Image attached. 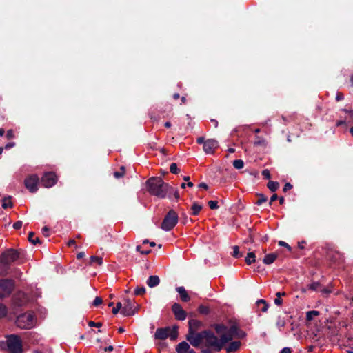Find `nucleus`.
Returning a JSON list of instances; mask_svg holds the SVG:
<instances>
[{"instance_id": "nucleus-56", "label": "nucleus", "mask_w": 353, "mask_h": 353, "mask_svg": "<svg viewBox=\"0 0 353 353\" xmlns=\"http://www.w3.org/2000/svg\"><path fill=\"white\" fill-rule=\"evenodd\" d=\"M279 199L278 196L276 194H274L271 198H270V201L269 202V205L271 206L272 205V203L275 201L276 200H277Z\"/></svg>"}, {"instance_id": "nucleus-64", "label": "nucleus", "mask_w": 353, "mask_h": 353, "mask_svg": "<svg viewBox=\"0 0 353 353\" xmlns=\"http://www.w3.org/2000/svg\"><path fill=\"white\" fill-rule=\"evenodd\" d=\"M201 353H213V352L209 347H207V348L203 349L201 350Z\"/></svg>"}, {"instance_id": "nucleus-37", "label": "nucleus", "mask_w": 353, "mask_h": 353, "mask_svg": "<svg viewBox=\"0 0 353 353\" xmlns=\"http://www.w3.org/2000/svg\"><path fill=\"white\" fill-rule=\"evenodd\" d=\"M245 336H246V333L243 330L239 328V327L238 326L234 338L243 339L245 337Z\"/></svg>"}, {"instance_id": "nucleus-27", "label": "nucleus", "mask_w": 353, "mask_h": 353, "mask_svg": "<svg viewBox=\"0 0 353 353\" xmlns=\"http://www.w3.org/2000/svg\"><path fill=\"white\" fill-rule=\"evenodd\" d=\"M256 196L258 197L257 201L254 203L256 205H261L262 203H265L268 201V197L263 194L257 193Z\"/></svg>"}, {"instance_id": "nucleus-25", "label": "nucleus", "mask_w": 353, "mask_h": 353, "mask_svg": "<svg viewBox=\"0 0 353 353\" xmlns=\"http://www.w3.org/2000/svg\"><path fill=\"white\" fill-rule=\"evenodd\" d=\"M35 233L30 232L28 234V239L33 245L41 244V241L38 237L34 238Z\"/></svg>"}, {"instance_id": "nucleus-5", "label": "nucleus", "mask_w": 353, "mask_h": 353, "mask_svg": "<svg viewBox=\"0 0 353 353\" xmlns=\"http://www.w3.org/2000/svg\"><path fill=\"white\" fill-rule=\"evenodd\" d=\"M37 319L32 312L29 311L17 314L15 325L20 329L29 330L32 328L36 323Z\"/></svg>"}, {"instance_id": "nucleus-62", "label": "nucleus", "mask_w": 353, "mask_h": 353, "mask_svg": "<svg viewBox=\"0 0 353 353\" xmlns=\"http://www.w3.org/2000/svg\"><path fill=\"white\" fill-rule=\"evenodd\" d=\"M199 188H203L204 190H208V185L205 183H201L199 184Z\"/></svg>"}, {"instance_id": "nucleus-31", "label": "nucleus", "mask_w": 353, "mask_h": 353, "mask_svg": "<svg viewBox=\"0 0 353 353\" xmlns=\"http://www.w3.org/2000/svg\"><path fill=\"white\" fill-rule=\"evenodd\" d=\"M10 266L0 264V276H6L9 273Z\"/></svg>"}, {"instance_id": "nucleus-38", "label": "nucleus", "mask_w": 353, "mask_h": 353, "mask_svg": "<svg viewBox=\"0 0 353 353\" xmlns=\"http://www.w3.org/2000/svg\"><path fill=\"white\" fill-rule=\"evenodd\" d=\"M233 166L236 168V169H241L243 168L244 166V162L243 160L241 159H236V160H234L233 161Z\"/></svg>"}, {"instance_id": "nucleus-46", "label": "nucleus", "mask_w": 353, "mask_h": 353, "mask_svg": "<svg viewBox=\"0 0 353 353\" xmlns=\"http://www.w3.org/2000/svg\"><path fill=\"white\" fill-rule=\"evenodd\" d=\"M102 303H103V299H102L101 297H99V296H97V297L94 299V301H93V303H92V305H93V306H94V307H98V306H99L100 305H101V304H102Z\"/></svg>"}, {"instance_id": "nucleus-47", "label": "nucleus", "mask_w": 353, "mask_h": 353, "mask_svg": "<svg viewBox=\"0 0 353 353\" xmlns=\"http://www.w3.org/2000/svg\"><path fill=\"white\" fill-rule=\"evenodd\" d=\"M262 175L265 179H270L271 178V174L270 171L268 169H265L262 171Z\"/></svg>"}, {"instance_id": "nucleus-12", "label": "nucleus", "mask_w": 353, "mask_h": 353, "mask_svg": "<svg viewBox=\"0 0 353 353\" xmlns=\"http://www.w3.org/2000/svg\"><path fill=\"white\" fill-rule=\"evenodd\" d=\"M57 176L53 172H45L41 179V183L45 188H51L57 182Z\"/></svg>"}, {"instance_id": "nucleus-23", "label": "nucleus", "mask_w": 353, "mask_h": 353, "mask_svg": "<svg viewBox=\"0 0 353 353\" xmlns=\"http://www.w3.org/2000/svg\"><path fill=\"white\" fill-rule=\"evenodd\" d=\"M256 304L262 312H266L269 308L268 303L264 299L258 300Z\"/></svg>"}, {"instance_id": "nucleus-1", "label": "nucleus", "mask_w": 353, "mask_h": 353, "mask_svg": "<svg viewBox=\"0 0 353 353\" xmlns=\"http://www.w3.org/2000/svg\"><path fill=\"white\" fill-rule=\"evenodd\" d=\"M203 340H205L206 347H212L214 351L219 352L223 349L225 344L228 343L229 339L222 334L219 339L210 330H205L196 334V338L193 340L192 346L199 347Z\"/></svg>"}, {"instance_id": "nucleus-41", "label": "nucleus", "mask_w": 353, "mask_h": 353, "mask_svg": "<svg viewBox=\"0 0 353 353\" xmlns=\"http://www.w3.org/2000/svg\"><path fill=\"white\" fill-rule=\"evenodd\" d=\"M198 311L200 314H205V315H207L210 313L209 307L207 306L203 305H199V307L198 308Z\"/></svg>"}, {"instance_id": "nucleus-59", "label": "nucleus", "mask_w": 353, "mask_h": 353, "mask_svg": "<svg viewBox=\"0 0 353 353\" xmlns=\"http://www.w3.org/2000/svg\"><path fill=\"white\" fill-rule=\"evenodd\" d=\"M283 303V300L281 298H279L276 296V298L274 299V303L276 305H281Z\"/></svg>"}, {"instance_id": "nucleus-54", "label": "nucleus", "mask_w": 353, "mask_h": 353, "mask_svg": "<svg viewBox=\"0 0 353 353\" xmlns=\"http://www.w3.org/2000/svg\"><path fill=\"white\" fill-rule=\"evenodd\" d=\"M344 99V94L342 92H337L336 95V101H340Z\"/></svg>"}, {"instance_id": "nucleus-4", "label": "nucleus", "mask_w": 353, "mask_h": 353, "mask_svg": "<svg viewBox=\"0 0 353 353\" xmlns=\"http://www.w3.org/2000/svg\"><path fill=\"white\" fill-rule=\"evenodd\" d=\"M0 347L7 353L23 352L22 341L17 334L8 335L6 341H0Z\"/></svg>"}, {"instance_id": "nucleus-29", "label": "nucleus", "mask_w": 353, "mask_h": 353, "mask_svg": "<svg viewBox=\"0 0 353 353\" xmlns=\"http://www.w3.org/2000/svg\"><path fill=\"white\" fill-rule=\"evenodd\" d=\"M8 307L3 303L0 302V319L5 318L8 314Z\"/></svg>"}, {"instance_id": "nucleus-36", "label": "nucleus", "mask_w": 353, "mask_h": 353, "mask_svg": "<svg viewBox=\"0 0 353 353\" xmlns=\"http://www.w3.org/2000/svg\"><path fill=\"white\" fill-rule=\"evenodd\" d=\"M232 256L234 258H240L243 256V253L239 252V248L237 245L233 247V252Z\"/></svg>"}, {"instance_id": "nucleus-13", "label": "nucleus", "mask_w": 353, "mask_h": 353, "mask_svg": "<svg viewBox=\"0 0 353 353\" xmlns=\"http://www.w3.org/2000/svg\"><path fill=\"white\" fill-rule=\"evenodd\" d=\"M39 182V176L37 174H31L25 179L24 184L31 193H34L38 190Z\"/></svg>"}, {"instance_id": "nucleus-15", "label": "nucleus", "mask_w": 353, "mask_h": 353, "mask_svg": "<svg viewBox=\"0 0 353 353\" xmlns=\"http://www.w3.org/2000/svg\"><path fill=\"white\" fill-rule=\"evenodd\" d=\"M219 146L218 141L213 139H210L205 141L204 145H203V150L207 154H212L216 148Z\"/></svg>"}, {"instance_id": "nucleus-35", "label": "nucleus", "mask_w": 353, "mask_h": 353, "mask_svg": "<svg viewBox=\"0 0 353 353\" xmlns=\"http://www.w3.org/2000/svg\"><path fill=\"white\" fill-rule=\"evenodd\" d=\"M308 289L313 290V291H317L321 290V285L319 282H313L307 285Z\"/></svg>"}, {"instance_id": "nucleus-61", "label": "nucleus", "mask_w": 353, "mask_h": 353, "mask_svg": "<svg viewBox=\"0 0 353 353\" xmlns=\"http://www.w3.org/2000/svg\"><path fill=\"white\" fill-rule=\"evenodd\" d=\"M292 350L290 347H284L281 350L280 353H291Z\"/></svg>"}, {"instance_id": "nucleus-26", "label": "nucleus", "mask_w": 353, "mask_h": 353, "mask_svg": "<svg viewBox=\"0 0 353 353\" xmlns=\"http://www.w3.org/2000/svg\"><path fill=\"white\" fill-rule=\"evenodd\" d=\"M203 206L201 205H199V203L194 202L192 207V215L196 216L199 214L200 211L202 210Z\"/></svg>"}, {"instance_id": "nucleus-51", "label": "nucleus", "mask_w": 353, "mask_h": 353, "mask_svg": "<svg viewBox=\"0 0 353 353\" xmlns=\"http://www.w3.org/2000/svg\"><path fill=\"white\" fill-rule=\"evenodd\" d=\"M279 245L280 246L286 248L290 251L292 250V248L285 241H279Z\"/></svg>"}, {"instance_id": "nucleus-18", "label": "nucleus", "mask_w": 353, "mask_h": 353, "mask_svg": "<svg viewBox=\"0 0 353 353\" xmlns=\"http://www.w3.org/2000/svg\"><path fill=\"white\" fill-rule=\"evenodd\" d=\"M190 344L186 341H182L180 342L176 346V352L177 353H187L188 351L190 350Z\"/></svg>"}, {"instance_id": "nucleus-24", "label": "nucleus", "mask_w": 353, "mask_h": 353, "mask_svg": "<svg viewBox=\"0 0 353 353\" xmlns=\"http://www.w3.org/2000/svg\"><path fill=\"white\" fill-rule=\"evenodd\" d=\"M245 263L247 265H251L256 261V255L254 252H250L247 254V256L245 257Z\"/></svg>"}, {"instance_id": "nucleus-55", "label": "nucleus", "mask_w": 353, "mask_h": 353, "mask_svg": "<svg viewBox=\"0 0 353 353\" xmlns=\"http://www.w3.org/2000/svg\"><path fill=\"white\" fill-rule=\"evenodd\" d=\"M172 194H173V195H174V198H175L177 201L180 199V195H179V190H175L174 188H173V191H172Z\"/></svg>"}, {"instance_id": "nucleus-63", "label": "nucleus", "mask_w": 353, "mask_h": 353, "mask_svg": "<svg viewBox=\"0 0 353 353\" xmlns=\"http://www.w3.org/2000/svg\"><path fill=\"white\" fill-rule=\"evenodd\" d=\"M306 243L305 241H302L301 242H299L298 247L301 250H303L304 248V245Z\"/></svg>"}, {"instance_id": "nucleus-11", "label": "nucleus", "mask_w": 353, "mask_h": 353, "mask_svg": "<svg viewBox=\"0 0 353 353\" xmlns=\"http://www.w3.org/2000/svg\"><path fill=\"white\" fill-rule=\"evenodd\" d=\"M139 307V305L136 304L134 301L130 299H125L123 303V307L121 311V314L124 316H133L137 312Z\"/></svg>"}, {"instance_id": "nucleus-2", "label": "nucleus", "mask_w": 353, "mask_h": 353, "mask_svg": "<svg viewBox=\"0 0 353 353\" xmlns=\"http://www.w3.org/2000/svg\"><path fill=\"white\" fill-rule=\"evenodd\" d=\"M148 192L152 196L164 199L168 197L172 199L173 187L165 183L160 176L151 177L145 183Z\"/></svg>"}, {"instance_id": "nucleus-42", "label": "nucleus", "mask_w": 353, "mask_h": 353, "mask_svg": "<svg viewBox=\"0 0 353 353\" xmlns=\"http://www.w3.org/2000/svg\"><path fill=\"white\" fill-rule=\"evenodd\" d=\"M170 171L172 174H177L179 173L180 170L178 168L176 163H172L170 166Z\"/></svg>"}, {"instance_id": "nucleus-33", "label": "nucleus", "mask_w": 353, "mask_h": 353, "mask_svg": "<svg viewBox=\"0 0 353 353\" xmlns=\"http://www.w3.org/2000/svg\"><path fill=\"white\" fill-rule=\"evenodd\" d=\"M125 174V168L124 166H121L120 168L119 171H116L114 172L113 175L116 179H120L123 177Z\"/></svg>"}, {"instance_id": "nucleus-20", "label": "nucleus", "mask_w": 353, "mask_h": 353, "mask_svg": "<svg viewBox=\"0 0 353 353\" xmlns=\"http://www.w3.org/2000/svg\"><path fill=\"white\" fill-rule=\"evenodd\" d=\"M160 283V279L158 276H150L148 279L146 283L150 288H154L157 286Z\"/></svg>"}, {"instance_id": "nucleus-7", "label": "nucleus", "mask_w": 353, "mask_h": 353, "mask_svg": "<svg viewBox=\"0 0 353 353\" xmlns=\"http://www.w3.org/2000/svg\"><path fill=\"white\" fill-rule=\"evenodd\" d=\"M179 326L175 325L172 328L169 326L165 327L157 328L155 334L154 339L157 340H165L170 337V340L174 341L177 339L179 335Z\"/></svg>"}, {"instance_id": "nucleus-34", "label": "nucleus", "mask_w": 353, "mask_h": 353, "mask_svg": "<svg viewBox=\"0 0 353 353\" xmlns=\"http://www.w3.org/2000/svg\"><path fill=\"white\" fill-rule=\"evenodd\" d=\"M319 315V312L316 310L308 311L306 313V320L311 321L314 316Z\"/></svg>"}, {"instance_id": "nucleus-10", "label": "nucleus", "mask_w": 353, "mask_h": 353, "mask_svg": "<svg viewBox=\"0 0 353 353\" xmlns=\"http://www.w3.org/2000/svg\"><path fill=\"white\" fill-rule=\"evenodd\" d=\"M203 325L201 321L196 319H190L188 321V332L185 336L186 340L192 345L193 340L196 338L199 333L197 330Z\"/></svg>"}, {"instance_id": "nucleus-48", "label": "nucleus", "mask_w": 353, "mask_h": 353, "mask_svg": "<svg viewBox=\"0 0 353 353\" xmlns=\"http://www.w3.org/2000/svg\"><path fill=\"white\" fill-rule=\"evenodd\" d=\"M88 325L90 327H101L102 326V323L101 322H94L92 321H90L88 322Z\"/></svg>"}, {"instance_id": "nucleus-21", "label": "nucleus", "mask_w": 353, "mask_h": 353, "mask_svg": "<svg viewBox=\"0 0 353 353\" xmlns=\"http://www.w3.org/2000/svg\"><path fill=\"white\" fill-rule=\"evenodd\" d=\"M241 343L240 341H232L226 347L225 350L228 353L236 352L241 346Z\"/></svg>"}, {"instance_id": "nucleus-19", "label": "nucleus", "mask_w": 353, "mask_h": 353, "mask_svg": "<svg viewBox=\"0 0 353 353\" xmlns=\"http://www.w3.org/2000/svg\"><path fill=\"white\" fill-rule=\"evenodd\" d=\"M211 327L215 330L216 334L221 335L223 333H226V330H228V327L223 323H214Z\"/></svg>"}, {"instance_id": "nucleus-57", "label": "nucleus", "mask_w": 353, "mask_h": 353, "mask_svg": "<svg viewBox=\"0 0 353 353\" xmlns=\"http://www.w3.org/2000/svg\"><path fill=\"white\" fill-rule=\"evenodd\" d=\"M342 110L345 111L346 112H349V117H350V120L348 121V122H350V121L353 122V110L347 111L345 109H343Z\"/></svg>"}, {"instance_id": "nucleus-39", "label": "nucleus", "mask_w": 353, "mask_h": 353, "mask_svg": "<svg viewBox=\"0 0 353 353\" xmlns=\"http://www.w3.org/2000/svg\"><path fill=\"white\" fill-rule=\"evenodd\" d=\"M145 293V288L143 286H137L134 290V294L137 296L143 295Z\"/></svg>"}, {"instance_id": "nucleus-22", "label": "nucleus", "mask_w": 353, "mask_h": 353, "mask_svg": "<svg viewBox=\"0 0 353 353\" xmlns=\"http://www.w3.org/2000/svg\"><path fill=\"white\" fill-rule=\"evenodd\" d=\"M277 256L278 255L276 253L268 254L264 256L263 262L266 265H270L275 261Z\"/></svg>"}, {"instance_id": "nucleus-50", "label": "nucleus", "mask_w": 353, "mask_h": 353, "mask_svg": "<svg viewBox=\"0 0 353 353\" xmlns=\"http://www.w3.org/2000/svg\"><path fill=\"white\" fill-rule=\"evenodd\" d=\"M292 188L293 185L290 183H286L283 188V192H286L291 190Z\"/></svg>"}, {"instance_id": "nucleus-16", "label": "nucleus", "mask_w": 353, "mask_h": 353, "mask_svg": "<svg viewBox=\"0 0 353 353\" xmlns=\"http://www.w3.org/2000/svg\"><path fill=\"white\" fill-rule=\"evenodd\" d=\"M237 328L238 325L236 323H233L230 325V328L226 330V333H223L222 336H225L229 339L228 342H230L234 338Z\"/></svg>"}, {"instance_id": "nucleus-32", "label": "nucleus", "mask_w": 353, "mask_h": 353, "mask_svg": "<svg viewBox=\"0 0 353 353\" xmlns=\"http://www.w3.org/2000/svg\"><path fill=\"white\" fill-rule=\"evenodd\" d=\"M94 263H97L99 265H101L103 263L102 257L92 256L90 259V265H92Z\"/></svg>"}, {"instance_id": "nucleus-6", "label": "nucleus", "mask_w": 353, "mask_h": 353, "mask_svg": "<svg viewBox=\"0 0 353 353\" xmlns=\"http://www.w3.org/2000/svg\"><path fill=\"white\" fill-rule=\"evenodd\" d=\"M22 254V250H16L14 248L6 249L0 254V264L10 266L11 263L20 259Z\"/></svg>"}, {"instance_id": "nucleus-44", "label": "nucleus", "mask_w": 353, "mask_h": 353, "mask_svg": "<svg viewBox=\"0 0 353 353\" xmlns=\"http://www.w3.org/2000/svg\"><path fill=\"white\" fill-rule=\"evenodd\" d=\"M13 272V276L17 279H21V277L22 276V272L20 270V269L15 268L12 270Z\"/></svg>"}, {"instance_id": "nucleus-49", "label": "nucleus", "mask_w": 353, "mask_h": 353, "mask_svg": "<svg viewBox=\"0 0 353 353\" xmlns=\"http://www.w3.org/2000/svg\"><path fill=\"white\" fill-rule=\"evenodd\" d=\"M42 234L44 236L48 237L50 236V229L47 226H44L41 230Z\"/></svg>"}, {"instance_id": "nucleus-58", "label": "nucleus", "mask_w": 353, "mask_h": 353, "mask_svg": "<svg viewBox=\"0 0 353 353\" xmlns=\"http://www.w3.org/2000/svg\"><path fill=\"white\" fill-rule=\"evenodd\" d=\"M205 142V139L203 137H199L196 139V143L199 144H203L204 145Z\"/></svg>"}, {"instance_id": "nucleus-60", "label": "nucleus", "mask_w": 353, "mask_h": 353, "mask_svg": "<svg viewBox=\"0 0 353 353\" xmlns=\"http://www.w3.org/2000/svg\"><path fill=\"white\" fill-rule=\"evenodd\" d=\"M15 145L14 142H10L5 145V149L8 150Z\"/></svg>"}, {"instance_id": "nucleus-8", "label": "nucleus", "mask_w": 353, "mask_h": 353, "mask_svg": "<svg viewBox=\"0 0 353 353\" xmlns=\"http://www.w3.org/2000/svg\"><path fill=\"white\" fill-rule=\"evenodd\" d=\"M15 281L12 279H0V300L10 297L15 289Z\"/></svg>"}, {"instance_id": "nucleus-40", "label": "nucleus", "mask_w": 353, "mask_h": 353, "mask_svg": "<svg viewBox=\"0 0 353 353\" xmlns=\"http://www.w3.org/2000/svg\"><path fill=\"white\" fill-rule=\"evenodd\" d=\"M276 326L281 330L286 325V322L284 318L279 316L276 321Z\"/></svg>"}, {"instance_id": "nucleus-3", "label": "nucleus", "mask_w": 353, "mask_h": 353, "mask_svg": "<svg viewBox=\"0 0 353 353\" xmlns=\"http://www.w3.org/2000/svg\"><path fill=\"white\" fill-rule=\"evenodd\" d=\"M30 297L28 294L22 291L18 290L14 293L10 300V309L13 314L17 315L22 312L28 305Z\"/></svg>"}, {"instance_id": "nucleus-28", "label": "nucleus", "mask_w": 353, "mask_h": 353, "mask_svg": "<svg viewBox=\"0 0 353 353\" xmlns=\"http://www.w3.org/2000/svg\"><path fill=\"white\" fill-rule=\"evenodd\" d=\"M267 187L271 192H275L279 188V183L276 181H269Z\"/></svg>"}, {"instance_id": "nucleus-17", "label": "nucleus", "mask_w": 353, "mask_h": 353, "mask_svg": "<svg viewBox=\"0 0 353 353\" xmlns=\"http://www.w3.org/2000/svg\"><path fill=\"white\" fill-rule=\"evenodd\" d=\"M176 291L179 294L181 300L182 301L188 302L190 300V296L188 295L184 287H177L176 288Z\"/></svg>"}, {"instance_id": "nucleus-53", "label": "nucleus", "mask_w": 353, "mask_h": 353, "mask_svg": "<svg viewBox=\"0 0 353 353\" xmlns=\"http://www.w3.org/2000/svg\"><path fill=\"white\" fill-rule=\"evenodd\" d=\"M14 132L12 130H9L7 131V133H6V137L8 139H11L12 138H14Z\"/></svg>"}, {"instance_id": "nucleus-30", "label": "nucleus", "mask_w": 353, "mask_h": 353, "mask_svg": "<svg viewBox=\"0 0 353 353\" xmlns=\"http://www.w3.org/2000/svg\"><path fill=\"white\" fill-rule=\"evenodd\" d=\"M12 203L11 201V197H5L2 199V208L4 209L12 208Z\"/></svg>"}, {"instance_id": "nucleus-43", "label": "nucleus", "mask_w": 353, "mask_h": 353, "mask_svg": "<svg viewBox=\"0 0 353 353\" xmlns=\"http://www.w3.org/2000/svg\"><path fill=\"white\" fill-rule=\"evenodd\" d=\"M123 305L121 302H118L116 305V307H113L112 308V312L114 314H117L118 312L123 308Z\"/></svg>"}, {"instance_id": "nucleus-14", "label": "nucleus", "mask_w": 353, "mask_h": 353, "mask_svg": "<svg viewBox=\"0 0 353 353\" xmlns=\"http://www.w3.org/2000/svg\"><path fill=\"white\" fill-rule=\"evenodd\" d=\"M172 311L175 319L178 321H183L187 317V312L183 309L179 303H174L172 305Z\"/></svg>"}, {"instance_id": "nucleus-9", "label": "nucleus", "mask_w": 353, "mask_h": 353, "mask_svg": "<svg viewBox=\"0 0 353 353\" xmlns=\"http://www.w3.org/2000/svg\"><path fill=\"white\" fill-rule=\"evenodd\" d=\"M178 221V214L174 210H170L163 219L161 228L165 231H170L176 226Z\"/></svg>"}, {"instance_id": "nucleus-45", "label": "nucleus", "mask_w": 353, "mask_h": 353, "mask_svg": "<svg viewBox=\"0 0 353 353\" xmlns=\"http://www.w3.org/2000/svg\"><path fill=\"white\" fill-rule=\"evenodd\" d=\"M208 205L211 210H216L219 208L218 202L216 201H210Z\"/></svg>"}, {"instance_id": "nucleus-52", "label": "nucleus", "mask_w": 353, "mask_h": 353, "mask_svg": "<svg viewBox=\"0 0 353 353\" xmlns=\"http://www.w3.org/2000/svg\"><path fill=\"white\" fill-rule=\"evenodd\" d=\"M22 227V221H18L13 224V228L15 230H19Z\"/></svg>"}]
</instances>
